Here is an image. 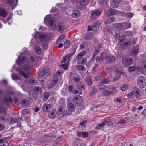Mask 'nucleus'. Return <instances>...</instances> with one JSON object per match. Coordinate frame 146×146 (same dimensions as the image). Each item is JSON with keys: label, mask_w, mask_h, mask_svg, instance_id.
Returning a JSON list of instances; mask_svg holds the SVG:
<instances>
[{"label": "nucleus", "mask_w": 146, "mask_h": 146, "mask_svg": "<svg viewBox=\"0 0 146 146\" xmlns=\"http://www.w3.org/2000/svg\"><path fill=\"white\" fill-rule=\"evenodd\" d=\"M106 120L105 119L104 120V121H103L101 123L98 124V126L101 127H103L106 124Z\"/></svg>", "instance_id": "nucleus-45"}, {"label": "nucleus", "mask_w": 146, "mask_h": 146, "mask_svg": "<svg viewBox=\"0 0 146 146\" xmlns=\"http://www.w3.org/2000/svg\"><path fill=\"white\" fill-rule=\"evenodd\" d=\"M88 43L87 42H83L80 46V49L83 50L84 48H86L87 46Z\"/></svg>", "instance_id": "nucleus-38"}, {"label": "nucleus", "mask_w": 146, "mask_h": 146, "mask_svg": "<svg viewBox=\"0 0 146 146\" xmlns=\"http://www.w3.org/2000/svg\"><path fill=\"white\" fill-rule=\"evenodd\" d=\"M77 87L78 89L81 90H83L85 88V87L83 85H81L80 84L77 85Z\"/></svg>", "instance_id": "nucleus-50"}, {"label": "nucleus", "mask_w": 146, "mask_h": 146, "mask_svg": "<svg viewBox=\"0 0 146 146\" xmlns=\"http://www.w3.org/2000/svg\"><path fill=\"white\" fill-rule=\"evenodd\" d=\"M125 35L128 36H132V33L130 31H127Z\"/></svg>", "instance_id": "nucleus-55"}, {"label": "nucleus", "mask_w": 146, "mask_h": 146, "mask_svg": "<svg viewBox=\"0 0 146 146\" xmlns=\"http://www.w3.org/2000/svg\"><path fill=\"white\" fill-rule=\"evenodd\" d=\"M55 19L52 17L51 15H47L44 18V22L48 25L53 29L54 30L57 29L58 31L62 33L65 30L66 27L64 23H59L57 26L56 25V23L54 21Z\"/></svg>", "instance_id": "nucleus-2"}, {"label": "nucleus", "mask_w": 146, "mask_h": 146, "mask_svg": "<svg viewBox=\"0 0 146 146\" xmlns=\"http://www.w3.org/2000/svg\"><path fill=\"white\" fill-rule=\"evenodd\" d=\"M3 3L6 6H9L12 9H14L15 7V4L13 2V0H2Z\"/></svg>", "instance_id": "nucleus-7"}, {"label": "nucleus", "mask_w": 146, "mask_h": 146, "mask_svg": "<svg viewBox=\"0 0 146 146\" xmlns=\"http://www.w3.org/2000/svg\"><path fill=\"white\" fill-rule=\"evenodd\" d=\"M100 22L96 21L92 25L93 28L96 29L97 28V27H98L100 26Z\"/></svg>", "instance_id": "nucleus-36"}, {"label": "nucleus", "mask_w": 146, "mask_h": 146, "mask_svg": "<svg viewBox=\"0 0 146 146\" xmlns=\"http://www.w3.org/2000/svg\"><path fill=\"white\" fill-rule=\"evenodd\" d=\"M57 82V80L56 79L53 80L51 82V84L52 86H54L55 85Z\"/></svg>", "instance_id": "nucleus-62"}, {"label": "nucleus", "mask_w": 146, "mask_h": 146, "mask_svg": "<svg viewBox=\"0 0 146 146\" xmlns=\"http://www.w3.org/2000/svg\"><path fill=\"white\" fill-rule=\"evenodd\" d=\"M105 58L106 62L108 63L113 62L115 60L114 57L111 55H109L107 54V56Z\"/></svg>", "instance_id": "nucleus-13"}, {"label": "nucleus", "mask_w": 146, "mask_h": 146, "mask_svg": "<svg viewBox=\"0 0 146 146\" xmlns=\"http://www.w3.org/2000/svg\"><path fill=\"white\" fill-rule=\"evenodd\" d=\"M66 88H64L62 90V93L65 95H67L68 94V93L66 91Z\"/></svg>", "instance_id": "nucleus-56"}, {"label": "nucleus", "mask_w": 146, "mask_h": 146, "mask_svg": "<svg viewBox=\"0 0 146 146\" xmlns=\"http://www.w3.org/2000/svg\"><path fill=\"white\" fill-rule=\"evenodd\" d=\"M64 108L63 107H60L59 108V111L58 112V115H61L64 113Z\"/></svg>", "instance_id": "nucleus-35"}, {"label": "nucleus", "mask_w": 146, "mask_h": 146, "mask_svg": "<svg viewBox=\"0 0 146 146\" xmlns=\"http://www.w3.org/2000/svg\"><path fill=\"white\" fill-rule=\"evenodd\" d=\"M7 15V12L5 9L0 7V15L3 17H5Z\"/></svg>", "instance_id": "nucleus-22"}, {"label": "nucleus", "mask_w": 146, "mask_h": 146, "mask_svg": "<svg viewBox=\"0 0 146 146\" xmlns=\"http://www.w3.org/2000/svg\"><path fill=\"white\" fill-rule=\"evenodd\" d=\"M65 37V36L64 35H61L58 38L57 40V42L59 43Z\"/></svg>", "instance_id": "nucleus-39"}, {"label": "nucleus", "mask_w": 146, "mask_h": 146, "mask_svg": "<svg viewBox=\"0 0 146 146\" xmlns=\"http://www.w3.org/2000/svg\"><path fill=\"white\" fill-rule=\"evenodd\" d=\"M9 143L7 141L3 142L2 139H0V146H8Z\"/></svg>", "instance_id": "nucleus-37"}, {"label": "nucleus", "mask_w": 146, "mask_h": 146, "mask_svg": "<svg viewBox=\"0 0 146 146\" xmlns=\"http://www.w3.org/2000/svg\"><path fill=\"white\" fill-rule=\"evenodd\" d=\"M116 91V90L115 88L111 91L105 90L103 91V95L106 96H108L110 95H111Z\"/></svg>", "instance_id": "nucleus-17"}, {"label": "nucleus", "mask_w": 146, "mask_h": 146, "mask_svg": "<svg viewBox=\"0 0 146 146\" xmlns=\"http://www.w3.org/2000/svg\"><path fill=\"white\" fill-rule=\"evenodd\" d=\"M123 24H124V27L126 29H128L130 28L131 26V24L129 22L124 23Z\"/></svg>", "instance_id": "nucleus-43"}, {"label": "nucleus", "mask_w": 146, "mask_h": 146, "mask_svg": "<svg viewBox=\"0 0 146 146\" xmlns=\"http://www.w3.org/2000/svg\"><path fill=\"white\" fill-rule=\"evenodd\" d=\"M106 1L105 0H102L100 3L101 5L102 6H103L104 5L106 4Z\"/></svg>", "instance_id": "nucleus-64"}, {"label": "nucleus", "mask_w": 146, "mask_h": 146, "mask_svg": "<svg viewBox=\"0 0 146 146\" xmlns=\"http://www.w3.org/2000/svg\"><path fill=\"white\" fill-rule=\"evenodd\" d=\"M80 11H74L72 13V15L75 17H78L80 15Z\"/></svg>", "instance_id": "nucleus-32"}, {"label": "nucleus", "mask_w": 146, "mask_h": 146, "mask_svg": "<svg viewBox=\"0 0 146 146\" xmlns=\"http://www.w3.org/2000/svg\"><path fill=\"white\" fill-rule=\"evenodd\" d=\"M73 94L75 95H80L82 94L81 92H79L78 90H75L73 91Z\"/></svg>", "instance_id": "nucleus-49"}, {"label": "nucleus", "mask_w": 146, "mask_h": 146, "mask_svg": "<svg viewBox=\"0 0 146 146\" xmlns=\"http://www.w3.org/2000/svg\"><path fill=\"white\" fill-rule=\"evenodd\" d=\"M75 105L72 103H70L68 105V109L70 112H73L75 110Z\"/></svg>", "instance_id": "nucleus-16"}, {"label": "nucleus", "mask_w": 146, "mask_h": 146, "mask_svg": "<svg viewBox=\"0 0 146 146\" xmlns=\"http://www.w3.org/2000/svg\"><path fill=\"white\" fill-rule=\"evenodd\" d=\"M138 50L139 48L138 46H135L131 52V55L134 56H136L138 53Z\"/></svg>", "instance_id": "nucleus-20"}, {"label": "nucleus", "mask_w": 146, "mask_h": 146, "mask_svg": "<svg viewBox=\"0 0 146 146\" xmlns=\"http://www.w3.org/2000/svg\"><path fill=\"white\" fill-rule=\"evenodd\" d=\"M51 106L52 105L50 104L45 103L42 107L43 111L44 112H47L50 110V108L51 107Z\"/></svg>", "instance_id": "nucleus-15"}, {"label": "nucleus", "mask_w": 146, "mask_h": 146, "mask_svg": "<svg viewBox=\"0 0 146 146\" xmlns=\"http://www.w3.org/2000/svg\"><path fill=\"white\" fill-rule=\"evenodd\" d=\"M86 53V51H83L80 52L77 56L76 58L78 59H80L81 58L83 57Z\"/></svg>", "instance_id": "nucleus-27"}, {"label": "nucleus", "mask_w": 146, "mask_h": 146, "mask_svg": "<svg viewBox=\"0 0 146 146\" xmlns=\"http://www.w3.org/2000/svg\"><path fill=\"white\" fill-rule=\"evenodd\" d=\"M145 80V78L143 76L140 77L138 78L137 80V83L141 88H142L145 86L146 85Z\"/></svg>", "instance_id": "nucleus-5"}, {"label": "nucleus", "mask_w": 146, "mask_h": 146, "mask_svg": "<svg viewBox=\"0 0 146 146\" xmlns=\"http://www.w3.org/2000/svg\"><path fill=\"white\" fill-rule=\"evenodd\" d=\"M87 122L86 120H83L81 121L80 122V125L82 126H84L85 124Z\"/></svg>", "instance_id": "nucleus-60"}, {"label": "nucleus", "mask_w": 146, "mask_h": 146, "mask_svg": "<svg viewBox=\"0 0 146 146\" xmlns=\"http://www.w3.org/2000/svg\"><path fill=\"white\" fill-rule=\"evenodd\" d=\"M82 135L83 138H86L88 137V133L86 132H82Z\"/></svg>", "instance_id": "nucleus-51"}, {"label": "nucleus", "mask_w": 146, "mask_h": 146, "mask_svg": "<svg viewBox=\"0 0 146 146\" xmlns=\"http://www.w3.org/2000/svg\"><path fill=\"white\" fill-rule=\"evenodd\" d=\"M93 37L92 34L89 33L84 35V38L87 40L91 39Z\"/></svg>", "instance_id": "nucleus-30"}, {"label": "nucleus", "mask_w": 146, "mask_h": 146, "mask_svg": "<svg viewBox=\"0 0 146 146\" xmlns=\"http://www.w3.org/2000/svg\"><path fill=\"white\" fill-rule=\"evenodd\" d=\"M30 59L32 62H34L35 61H37V57L35 56H31Z\"/></svg>", "instance_id": "nucleus-48"}, {"label": "nucleus", "mask_w": 146, "mask_h": 146, "mask_svg": "<svg viewBox=\"0 0 146 146\" xmlns=\"http://www.w3.org/2000/svg\"><path fill=\"white\" fill-rule=\"evenodd\" d=\"M107 54L105 53H102L100 56H98L96 58V61L98 62H101L103 61V60L106 58Z\"/></svg>", "instance_id": "nucleus-12"}, {"label": "nucleus", "mask_w": 146, "mask_h": 146, "mask_svg": "<svg viewBox=\"0 0 146 146\" xmlns=\"http://www.w3.org/2000/svg\"><path fill=\"white\" fill-rule=\"evenodd\" d=\"M107 22L109 23H111L114 22L115 20V18L111 17H109L107 18Z\"/></svg>", "instance_id": "nucleus-42"}, {"label": "nucleus", "mask_w": 146, "mask_h": 146, "mask_svg": "<svg viewBox=\"0 0 146 146\" xmlns=\"http://www.w3.org/2000/svg\"><path fill=\"white\" fill-rule=\"evenodd\" d=\"M35 52L38 54H40L42 53V49L38 46H37L35 48Z\"/></svg>", "instance_id": "nucleus-28"}, {"label": "nucleus", "mask_w": 146, "mask_h": 146, "mask_svg": "<svg viewBox=\"0 0 146 146\" xmlns=\"http://www.w3.org/2000/svg\"><path fill=\"white\" fill-rule=\"evenodd\" d=\"M77 69L79 70L84 71L85 70V68L83 65H79L77 66Z\"/></svg>", "instance_id": "nucleus-41"}, {"label": "nucleus", "mask_w": 146, "mask_h": 146, "mask_svg": "<svg viewBox=\"0 0 146 146\" xmlns=\"http://www.w3.org/2000/svg\"><path fill=\"white\" fill-rule=\"evenodd\" d=\"M78 3L82 5L86 6L88 4V1L87 0H78Z\"/></svg>", "instance_id": "nucleus-24"}, {"label": "nucleus", "mask_w": 146, "mask_h": 146, "mask_svg": "<svg viewBox=\"0 0 146 146\" xmlns=\"http://www.w3.org/2000/svg\"><path fill=\"white\" fill-rule=\"evenodd\" d=\"M110 82V80L107 78L103 79L100 82V84H107Z\"/></svg>", "instance_id": "nucleus-40"}, {"label": "nucleus", "mask_w": 146, "mask_h": 146, "mask_svg": "<svg viewBox=\"0 0 146 146\" xmlns=\"http://www.w3.org/2000/svg\"><path fill=\"white\" fill-rule=\"evenodd\" d=\"M29 82L31 84L35 85L37 84L38 82L35 78H31L30 79Z\"/></svg>", "instance_id": "nucleus-29"}, {"label": "nucleus", "mask_w": 146, "mask_h": 146, "mask_svg": "<svg viewBox=\"0 0 146 146\" xmlns=\"http://www.w3.org/2000/svg\"><path fill=\"white\" fill-rule=\"evenodd\" d=\"M122 62L123 65L124 66H126L127 65H130L133 63L132 59L129 58L127 59L123 58L122 59Z\"/></svg>", "instance_id": "nucleus-9"}, {"label": "nucleus", "mask_w": 146, "mask_h": 146, "mask_svg": "<svg viewBox=\"0 0 146 146\" xmlns=\"http://www.w3.org/2000/svg\"><path fill=\"white\" fill-rule=\"evenodd\" d=\"M42 70L44 71V74H46L49 71V69L48 68H43Z\"/></svg>", "instance_id": "nucleus-59"}, {"label": "nucleus", "mask_w": 146, "mask_h": 146, "mask_svg": "<svg viewBox=\"0 0 146 146\" xmlns=\"http://www.w3.org/2000/svg\"><path fill=\"white\" fill-rule=\"evenodd\" d=\"M83 99L81 97H75L73 100V104L75 106H80L82 103Z\"/></svg>", "instance_id": "nucleus-6"}, {"label": "nucleus", "mask_w": 146, "mask_h": 146, "mask_svg": "<svg viewBox=\"0 0 146 146\" xmlns=\"http://www.w3.org/2000/svg\"><path fill=\"white\" fill-rule=\"evenodd\" d=\"M101 14V12L99 10L93 11L91 13V19H94L99 17Z\"/></svg>", "instance_id": "nucleus-10"}, {"label": "nucleus", "mask_w": 146, "mask_h": 146, "mask_svg": "<svg viewBox=\"0 0 146 146\" xmlns=\"http://www.w3.org/2000/svg\"><path fill=\"white\" fill-rule=\"evenodd\" d=\"M103 84H100L98 86V88L100 90H102L106 88L105 86Z\"/></svg>", "instance_id": "nucleus-52"}, {"label": "nucleus", "mask_w": 146, "mask_h": 146, "mask_svg": "<svg viewBox=\"0 0 146 146\" xmlns=\"http://www.w3.org/2000/svg\"><path fill=\"white\" fill-rule=\"evenodd\" d=\"M17 63L18 64L20 65L22 63L26 64L27 65L23 66L20 69L18 70L17 69L16 70L18 71L25 78H27L29 76V72H28L30 69L29 66V63L28 61L27 58L25 57H21V56H19L18 59L16 60Z\"/></svg>", "instance_id": "nucleus-1"}, {"label": "nucleus", "mask_w": 146, "mask_h": 146, "mask_svg": "<svg viewBox=\"0 0 146 146\" xmlns=\"http://www.w3.org/2000/svg\"><path fill=\"white\" fill-rule=\"evenodd\" d=\"M39 38L42 42H47L50 38V36L48 34H40V35Z\"/></svg>", "instance_id": "nucleus-8"}, {"label": "nucleus", "mask_w": 146, "mask_h": 146, "mask_svg": "<svg viewBox=\"0 0 146 146\" xmlns=\"http://www.w3.org/2000/svg\"><path fill=\"white\" fill-rule=\"evenodd\" d=\"M21 103L23 106L26 107L29 105V101L27 99L22 100L21 101Z\"/></svg>", "instance_id": "nucleus-23"}, {"label": "nucleus", "mask_w": 146, "mask_h": 146, "mask_svg": "<svg viewBox=\"0 0 146 146\" xmlns=\"http://www.w3.org/2000/svg\"><path fill=\"white\" fill-rule=\"evenodd\" d=\"M34 89L37 93L41 94L42 92V89L41 87L36 86L34 88Z\"/></svg>", "instance_id": "nucleus-33"}, {"label": "nucleus", "mask_w": 146, "mask_h": 146, "mask_svg": "<svg viewBox=\"0 0 146 146\" xmlns=\"http://www.w3.org/2000/svg\"><path fill=\"white\" fill-rule=\"evenodd\" d=\"M56 110H53L49 113V116L50 118H53L56 117Z\"/></svg>", "instance_id": "nucleus-21"}, {"label": "nucleus", "mask_w": 146, "mask_h": 146, "mask_svg": "<svg viewBox=\"0 0 146 146\" xmlns=\"http://www.w3.org/2000/svg\"><path fill=\"white\" fill-rule=\"evenodd\" d=\"M77 62V64H86L87 61L86 59L83 58L81 59H79Z\"/></svg>", "instance_id": "nucleus-25"}, {"label": "nucleus", "mask_w": 146, "mask_h": 146, "mask_svg": "<svg viewBox=\"0 0 146 146\" xmlns=\"http://www.w3.org/2000/svg\"><path fill=\"white\" fill-rule=\"evenodd\" d=\"M63 71L62 70H60L56 72V75L57 76H59L62 74Z\"/></svg>", "instance_id": "nucleus-53"}, {"label": "nucleus", "mask_w": 146, "mask_h": 146, "mask_svg": "<svg viewBox=\"0 0 146 146\" xmlns=\"http://www.w3.org/2000/svg\"><path fill=\"white\" fill-rule=\"evenodd\" d=\"M128 88V86L126 84L123 85L121 86L120 88L122 91L126 90Z\"/></svg>", "instance_id": "nucleus-44"}, {"label": "nucleus", "mask_w": 146, "mask_h": 146, "mask_svg": "<svg viewBox=\"0 0 146 146\" xmlns=\"http://www.w3.org/2000/svg\"><path fill=\"white\" fill-rule=\"evenodd\" d=\"M115 69H114L115 71L117 72L118 74H116L115 76L114 77L113 79L114 81H116L117 80L119 79L120 77V71L116 67H115Z\"/></svg>", "instance_id": "nucleus-18"}, {"label": "nucleus", "mask_w": 146, "mask_h": 146, "mask_svg": "<svg viewBox=\"0 0 146 146\" xmlns=\"http://www.w3.org/2000/svg\"><path fill=\"white\" fill-rule=\"evenodd\" d=\"M88 31H91L92 30H95V29L93 28L92 26L91 27L90 26H88Z\"/></svg>", "instance_id": "nucleus-63"}, {"label": "nucleus", "mask_w": 146, "mask_h": 146, "mask_svg": "<svg viewBox=\"0 0 146 146\" xmlns=\"http://www.w3.org/2000/svg\"><path fill=\"white\" fill-rule=\"evenodd\" d=\"M71 56V53L69 54L68 55H67L63 57V60L64 62H66V63H68L70 60V58Z\"/></svg>", "instance_id": "nucleus-26"}, {"label": "nucleus", "mask_w": 146, "mask_h": 146, "mask_svg": "<svg viewBox=\"0 0 146 146\" xmlns=\"http://www.w3.org/2000/svg\"><path fill=\"white\" fill-rule=\"evenodd\" d=\"M85 81L86 83L89 86H91L93 84V81L90 76H89L86 77L85 78Z\"/></svg>", "instance_id": "nucleus-19"}, {"label": "nucleus", "mask_w": 146, "mask_h": 146, "mask_svg": "<svg viewBox=\"0 0 146 146\" xmlns=\"http://www.w3.org/2000/svg\"><path fill=\"white\" fill-rule=\"evenodd\" d=\"M127 96L129 97H133L135 96L137 98H139L140 95L139 89L137 88H134L133 91L128 93Z\"/></svg>", "instance_id": "nucleus-3"}, {"label": "nucleus", "mask_w": 146, "mask_h": 146, "mask_svg": "<svg viewBox=\"0 0 146 146\" xmlns=\"http://www.w3.org/2000/svg\"><path fill=\"white\" fill-rule=\"evenodd\" d=\"M12 77L13 79V80H16L19 78L18 75L16 74H12Z\"/></svg>", "instance_id": "nucleus-47"}, {"label": "nucleus", "mask_w": 146, "mask_h": 146, "mask_svg": "<svg viewBox=\"0 0 146 146\" xmlns=\"http://www.w3.org/2000/svg\"><path fill=\"white\" fill-rule=\"evenodd\" d=\"M139 68H140L139 67H136L135 66H133L129 67L128 68V70L129 71H133L135 70L136 69H139Z\"/></svg>", "instance_id": "nucleus-34"}, {"label": "nucleus", "mask_w": 146, "mask_h": 146, "mask_svg": "<svg viewBox=\"0 0 146 146\" xmlns=\"http://www.w3.org/2000/svg\"><path fill=\"white\" fill-rule=\"evenodd\" d=\"M121 0H111V6L113 8H116L118 7L119 4Z\"/></svg>", "instance_id": "nucleus-11"}, {"label": "nucleus", "mask_w": 146, "mask_h": 146, "mask_svg": "<svg viewBox=\"0 0 146 146\" xmlns=\"http://www.w3.org/2000/svg\"><path fill=\"white\" fill-rule=\"evenodd\" d=\"M119 44L120 45L122 48L126 49L128 48L131 45L130 41L129 40H125L121 39L119 42Z\"/></svg>", "instance_id": "nucleus-4"}, {"label": "nucleus", "mask_w": 146, "mask_h": 146, "mask_svg": "<svg viewBox=\"0 0 146 146\" xmlns=\"http://www.w3.org/2000/svg\"><path fill=\"white\" fill-rule=\"evenodd\" d=\"M70 42L69 40H67L64 43V47L66 48L69 45Z\"/></svg>", "instance_id": "nucleus-57"}, {"label": "nucleus", "mask_w": 146, "mask_h": 146, "mask_svg": "<svg viewBox=\"0 0 146 146\" xmlns=\"http://www.w3.org/2000/svg\"><path fill=\"white\" fill-rule=\"evenodd\" d=\"M126 123V122L125 121L124 119H121L120 121H119L117 123L118 124H124Z\"/></svg>", "instance_id": "nucleus-54"}, {"label": "nucleus", "mask_w": 146, "mask_h": 146, "mask_svg": "<svg viewBox=\"0 0 146 146\" xmlns=\"http://www.w3.org/2000/svg\"><path fill=\"white\" fill-rule=\"evenodd\" d=\"M117 11L115 9L110 8L106 11V14L108 16H110L115 14Z\"/></svg>", "instance_id": "nucleus-14"}, {"label": "nucleus", "mask_w": 146, "mask_h": 146, "mask_svg": "<svg viewBox=\"0 0 146 146\" xmlns=\"http://www.w3.org/2000/svg\"><path fill=\"white\" fill-rule=\"evenodd\" d=\"M50 94L48 92H45L44 93L42 98V100L45 101L49 97Z\"/></svg>", "instance_id": "nucleus-31"}, {"label": "nucleus", "mask_w": 146, "mask_h": 146, "mask_svg": "<svg viewBox=\"0 0 146 146\" xmlns=\"http://www.w3.org/2000/svg\"><path fill=\"white\" fill-rule=\"evenodd\" d=\"M60 67L64 70H67L68 69V65L67 64H62Z\"/></svg>", "instance_id": "nucleus-46"}, {"label": "nucleus", "mask_w": 146, "mask_h": 146, "mask_svg": "<svg viewBox=\"0 0 146 146\" xmlns=\"http://www.w3.org/2000/svg\"><path fill=\"white\" fill-rule=\"evenodd\" d=\"M5 126L3 124L0 123V131H3L5 129Z\"/></svg>", "instance_id": "nucleus-61"}, {"label": "nucleus", "mask_w": 146, "mask_h": 146, "mask_svg": "<svg viewBox=\"0 0 146 146\" xmlns=\"http://www.w3.org/2000/svg\"><path fill=\"white\" fill-rule=\"evenodd\" d=\"M133 14L132 13H128L126 14V15L130 18L133 17Z\"/></svg>", "instance_id": "nucleus-58"}]
</instances>
